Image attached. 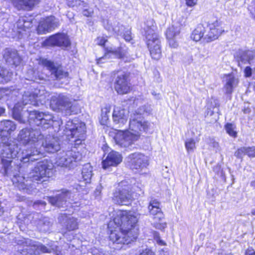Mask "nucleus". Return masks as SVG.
Wrapping results in <instances>:
<instances>
[{"mask_svg": "<svg viewBox=\"0 0 255 255\" xmlns=\"http://www.w3.org/2000/svg\"><path fill=\"white\" fill-rule=\"evenodd\" d=\"M246 155L250 157H255V146L245 147Z\"/></svg>", "mask_w": 255, "mask_h": 255, "instance_id": "41", "label": "nucleus"}, {"mask_svg": "<svg viewBox=\"0 0 255 255\" xmlns=\"http://www.w3.org/2000/svg\"><path fill=\"white\" fill-rule=\"evenodd\" d=\"M169 46L171 48H177L178 47V43L176 38L166 39Z\"/></svg>", "mask_w": 255, "mask_h": 255, "instance_id": "43", "label": "nucleus"}, {"mask_svg": "<svg viewBox=\"0 0 255 255\" xmlns=\"http://www.w3.org/2000/svg\"><path fill=\"white\" fill-rule=\"evenodd\" d=\"M66 4L69 7H77L84 3V1L83 0H66Z\"/></svg>", "mask_w": 255, "mask_h": 255, "instance_id": "38", "label": "nucleus"}, {"mask_svg": "<svg viewBox=\"0 0 255 255\" xmlns=\"http://www.w3.org/2000/svg\"><path fill=\"white\" fill-rule=\"evenodd\" d=\"M143 193V191L140 187L122 181L118 184L113 192L112 199L119 205L128 206L135 198H138Z\"/></svg>", "mask_w": 255, "mask_h": 255, "instance_id": "3", "label": "nucleus"}, {"mask_svg": "<svg viewBox=\"0 0 255 255\" xmlns=\"http://www.w3.org/2000/svg\"><path fill=\"white\" fill-rule=\"evenodd\" d=\"M138 219L130 210H118L108 224V239L122 247L135 242L139 235Z\"/></svg>", "mask_w": 255, "mask_h": 255, "instance_id": "1", "label": "nucleus"}, {"mask_svg": "<svg viewBox=\"0 0 255 255\" xmlns=\"http://www.w3.org/2000/svg\"><path fill=\"white\" fill-rule=\"evenodd\" d=\"M47 46L67 48L71 46V43L67 34L63 32H57L49 36L45 41Z\"/></svg>", "mask_w": 255, "mask_h": 255, "instance_id": "12", "label": "nucleus"}, {"mask_svg": "<svg viewBox=\"0 0 255 255\" xmlns=\"http://www.w3.org/2000/svg\"><path fill=\"white\" fill-rule=\"evenodd\" d=\"M36 61L39 66L45 67L56 80H61L69 76V73L65 71L61 65H56L53 61L42 57H39Z\"/></svg>", "mask_w": 255, "mask_h": 255, "instance_id": "8", "label": "nucleus"}, {"mask_svg": "<svg viewBox=\"0 0 255 255\" xmlns=\"http://www.w3.org/2000/svg\"><path fill=\"white\" fill-rule=\"evenodd\" d=\"M32 247L35 250L40 252L42 253H50V249L47 248L45 245L42 244H35L32 245Z\"/></svg>", "mask_w": 255, "mask_h": 255, "instance_id": "36", "label": "nucleus"}, {"mask_svg": "<svg viewBox=\"0 0 255 255\" xmlns=\"http://www.w3.org/2000/svg\"><path fill=\"white\" fill-rule=\"evenodd\" d=\"M129 128L135 132L146 131L149 128V124L147 121L133 119L129 121Z\"/></svg>", "mask_w": 255, "mask_h": 255, "instance_id": "21", "label": "nucleus"}, {"mask_svg": "<svg viewBox=\"0 0 255 255\" xmlns=\"http://www.w3.org/2000/svg\"><path fill=\"white\" fill-rule=\"evenodd\" d=\"M19 23H22L20 25V28L24 31L30 29L33 26L34 23L36 22V20L32 15H25L19 19Z\"/></svg>", "mask_w": 255, "mask_h": 255, "instance_id": "23", "label": "nucleus"}, {"mask_svg": "<svg viewBox=\"0 0 255 255\" xmlns=\"http://www.w3.org/2000/svg\"><path fill=\"white\" fill-rule=\"evenodd\" d=\"M65 132L66 139L72 142V148H78L84 144L86 138V128L84 124H75L73 121H68Z\"/></svg>", "mask_w": 255, "mask_h": 255, "instance_id": "6", "label": "nucleus"}, {"mask_svg": "<svg viewBox=\"0 0 255 255\" xmlns=\"http://www.w3.org/2000/svg\"><path fill=\"white\" fill-rule=\"evenodd\" d=\"M246 255H255V252L252 248H248L246 251Z\"/></svg>", "mask_w": 255, "mask_h": 255, "instance_id": "51", "label": "nucleus"}, {"mask_svg": "<svg viewBox=\"0 0 255 255\" xmlns=\"http://www.w3.org/2000/svg\"><path fill=\"white\" fill-rule=\"evenodd\" d=\"M91 169L83 167L82 170V178L86 183H90L92 176Z\"/></svg>", "mask_w": 255, "mask_h": 255, "instance_id": "33", "label": "nucleus"}, {"mask_svg": "<svg viewBox=\"0 0 255 255\" xmlns=\"http://www.w3.org/2000/svg\"><path fill=\"white\" fill-rule=\"evenodd\" d=\"M13 6L18 10H32L38 6L42 0H10Z\"/></svg>", "mask_w": 255, "mask_h": 255, "instance_id": "18", "label": "nucleus"}, {"mask_svg": "<svg viewBox=\"0 0 255 255\" xmlns=\"http://www.w3.org/2000/svg\"><path fill=\"white\" fill-rule=\"evenodd\" d=\"M185 147L187 152H192L196 149V141L194 139L191 138L185 141Z\"/></svg>", "mask_w": 255, "mask_h": 255, "instance_id": "34", "label": "nucleus"}, {"mask_svg": "<svg viewBox=\"0 0 255 255\" xmlns=\"http://www.w3.org/2000/svg\"><path fill=\"white\" fill-rule=\"evenodd\" d=\"M49 201L53 204H54L57 202V199L55 197H51L49 198Z\"/></svg>", "mask_w": 255, "mask_h": 255, "instance_id": "56", "label": "nucleus"}, {"mask_svg": "<svg viewBox=\"0 0 255 255\" xmlns=\"http://www.w3.org/2000/svg\"><path fill=\"white\" fill-rule=\"evenodd\" d=\"M128 162L130 168L138 172L146 168L149 164L147 157L139 152H134L128 156Z\"/></svg>", "mask_w": 255, "mask_h": 255, "instance_id": "13", "label": "nucleus"}, {"mask_svg": "<svg viewBox=\"0 0 255 255\" xmlns=\"http://www.w3.org/2000/svg\"><path fill=\"white\" fill-rule=\"evenodd\" d=\"M161 203L157 199H151L148 205V210L149 214L153 216L154 222L153 226L156 229L163 231L167 227V223L163 222L164 219V214L161 209Z\"/></svg>", "mask_w": 255, "mask_h": 255, "instance_id": "7", "label": "nucleus"}, {"mask_svg": "<svg viewBox=\"0 0 255 255\" xmlns=\"http://www.w3.org/2000/svg\"><path fill=\"white\" fill-rule=\"evenodd\" d=\"M96 41L98 45L104 48L106 46V44L108 42V37L107 36H98L96 39Z\"/></svg>", "mask_w": 255, "mask_h": 255, "instance_id": "39", "label": "nucleus"}, {"mask_svg": "<svg viewBox=\"0 0 255 255\" xmlns=\"http://www.w3.org/2000/svg\"><path fill=\"white\" fill-rule=\"evenodd\" d=\"M12 115L15 119L18 120L21 118L20 114L18 112H16L15 110H13L12 111Z\"/></svg>", "mask_w": 255, "mask_h": 255, "instance_id": "50", "label": "nucleus"}, {"mask_svg": "<svg viewBox=\"0 0 255 255\" xmlns=\"http://www.w3.org/2000/svg\"><path fill=\"white\" fill-rule=\"evenodd\" d=\"M113 82H111V87L118 95H128L133 91V87L131 82V74L129 71L122 69L115 70L111 73Z\"/></svg>", "mask_w": 255, "mask_h": 255, "instance_id": "4", "label": "nucleus"}, {"mask_svg": "<svg viewBox=\"0 0 255 255\" xmlns=\"http://www.w3.org/2000/svg\"><path fill=\"white\" fill-rule=\"evenodd\" d=\"M251 186L255 187V180L251 182Z\"/></svg>", "mask_w": 255, "mask_h": 255, "instance_id": "58", "label": "nucleus"}, {"mask_svg": "<svg viewBox=\"0 0 255 255\" xmlns=\"http://www.w3.org/2000/svg\"><path fill=\"white\" fill-rule=\"evenodd\" d=\"M252 3L253 4V7L251 8V6H249L248 10L250 11L252 18L255 21V0H253Z\"/></svg>", "mask_w": 255, "mask_h": 255, "instance_id": "46", "label": "nucleus"}, {"mask_svg": "<svg viewBox=\"0 0 255 255\" xmlns=\"http://www.w3.org/2000/svg\"><path fill=\"white\" fill-rule=\"evenodd\" d=\"M199 0H185L186 5L189 7H193L197 5Z\"/></svg>", "mask_w": 255, "mask_h": 255, "instance_id": "45", "label": "nucleus"}, {"mask_svg": "<svg viewBox=\"0 0 255 255\" xmlns=\"http://www.w3.org/2000/svg\"><path fill=\"white\" fill-rule=\"evenodd\" d=\"M123 161L122 154L118 151L111 150L102 162V168L107 169L111 167H116Z\"/></svg>", "mask_w": 255, "mask_h": 255, "instance_id": "16", "label": "nucleus"}, {"mask_svg": "<svg viewBox=\"0 0 255 255\" xmlns=\"http://www.w3.org/2000/svg\"><path fill=\"white\" fill-rule=\"evenodd\" d=\"M4 112V109L3 108H0V114Z\"/></svg>", "mask_w": 255, "mask_h": 255, "instance_id": "59", "label": "nucleus"}, {"mask_svg": "<svg viewBox=\"0 0 255 255\" xmlns=\"http://www.w3.org/2000/svg\"><path fill=\"white\" fill-rule=\"evenodd\" d=\"M180 30L177 27L171 25L169 26L166 30L165 36L166 39L177 38L179 35Z\"/></svg>", "mask_w": 255, "mask_h": 255, "instance_id": "29", "label": "nucleus"}, {"mask_svg": "<svg viewBox=\"0 0 255 255\" xmlns=\"http://www.w3.org/2000/svg\"><path fill=\"white\" fill-rule=\"evenodd\" d=\"M104 110L105 111L102 110L99 122L101 125L108 127L110 123L108 114L110 113L111 111L110 106L107 105L104 107Z\"/></svg>", "mask_w": 255, "mask_h": 255, "instance_id": "28", "label": "nucleus"}, {"mask_svg": "<svg viewBox=\"0 0 255 255\" xmlns=\"http://www.w3.org/2000/svg\"><path fill=\"white\" fill-rule=\"evenodd\" d=\"M25 181H27V180L25 177L20 175H14L12 179L13 184L20 190L28 189V186L25 184Z\"/></svg>", "mask_w": 255, "mask_h": 255, "instance_id": "25", "label": "nucleus"}, {"mask_svg": "<svg viewBox=\"0 0 255 255\" xmlns=\"http://www.w3.org/2000/svg\"><path fill=\"white\" fill-rule=\"evenodd\" d=\"M42 154L41 152L35 147L31 146L25 150V154L21 158L22 162L33 161L38 160L34 156Z\"/></svg>", "mask_w": 255, "mask_h": 255, "instance_id": "22", "label": "nucleus"}, {"mask_svg": "<svg viewBox=\"0 0 255 255\" xmlns=\"http://www.w3.org/2000/svg\"><path fill=\"white\" fill-rule=\"evenodd\" d=\"M123 38L127 42H130L132 39V34L130 30L126 31L123 35Z\"/></svg>", "mask_w": 255, "mask_h": 255, "instance_id": "44", "label": "nucleus"}, {"mask_svg": "<svg viewBox=\"0 0 255 255\" xmlns=\"http://www.w3.org/2000/svg\"><path fill=\"white\" fill-rule=\"evenodd\" d=\"M82 157V154L79 151L71 150L67 152L66 157L60 158V164L62 166L73 168L77 166L78 162L81 160Z\"/></svg>", "mask_w": 255, "mask_h": 255, "instance_id": "15", "label": "nucleus"}, {"mask_svg": "<svg viewBox=\"0 0 255 255\" xmlns=\"http://www.w3.org/2000/svg\"><path fill=\"white\" fill-rule=\"evenodd\" d=\"M248 60V51H243L239 53L237 56V61L238 66H240V64H246L247 63Z\"/></svg>", "mask_w": 255, "mask_h": 255, "instance_id": "35", "label": "nucleus"}, {"mask_svg": "<svg viewBox=\"0 0 255 255\" xmlns=\"http://www.w3.org/2000/svg\"><path fill=\"white\" fill-rule=\"evenodd\" d=\"M155 234H158V236H159V234L156 232ZM157 243L161 246H165L166 245V243L160 239L159 237H158V239L157 240Z\"/></svg>", "mask_w": 255, "mask_h": 255, "instance_id": "54", "label": "nucleus"}, {"mask_svg": "<svg viewBox=\"0 0 255 255\" xmlns=\"http://www.w3.org/2000/svg\"><path fill=\"white\" fill-rule=\"evenodd\" d=\"M6 70L2 67H0V77L4 78L5 76Z\"/></svg>", "mask_w": 255, "mask_h": 255, "instance_id": "52", "label": "nucleus"}, {"mask_svg": "<svg viewBox=\"0 0 255 255\" xmlns=\"http://www.w3.org/2000/svg\"><path fill=\"white\" fill-rule=\"evenodd\" d=\"M94 13V11L92 8L84 9L82 11V14L84 16L89 17H91Z\"/></svg>", "mask_w": 255, "mask_h": 255, "instance_id": "47", "label": "nucleus"}, {"mask_svg": "<svg viewBox=\"0 0 255 255\" xmlns=\"http://www.w3.org/2000/svg\"><path fill=\"white\" fill-rule=\"evenodd\" d=\"M139 133H133L128 130H116L114 139L117 144L121 147H128L139 137Z\"/></svg>", "mask_w": 255, "mask_h": 255, "instance_id": "9", "label": "nucleus"}, {"mask_svg": "<svg viewBox=\"0 0 255 255\" xmlns=\"http://www.w3.org/2000/svg\"><path fill=\"white\" fill-rule=\"evenodd\" d=\"M128 50V48L124 49L122 46H119L115 49V56L118 59L124 60L125 62H128L130 58Z\"/></svg>", "mask_w": 255, "mask_h": 255, "instance_id": "24", "label": "nucleus"}, {"mask_svg": "<svg viewBox=\"0 0 255 255\" xmlns=\"http://www.w3.org/2000/svg\"><path fill=\"white\" fill-rule=\"evenodd\" d=\"M55 170L47 160L38 162L31 170L29 179L32 183L37 184L49 182L55 176Z\"/></svg>", "mask_w": 255, "mask_h": 255, "instance_id": "5", "label": "nucleus"}, {"mask_svg": "<svg viewBox=\"0 0 255 255\" xmlns=\"http://www.w3.org/2000/svg\"><path fill=\"white\" fill-rule=\"evenodd\" d=\"M79 224L77 218L72 217L68 218L65 223L64 228L67 232H71L78 229Z\"/></svg>", "mask_w": 255, "mask_h": 255, "instance_id": "27", "label": "nucleus"}, {"mask_svg": "<svg viewBox=\"0 0 255 255\" xmlns=\"http://www.w3.org/2000/svg\"><path fill=\"white\" fill-rule=\"evenodd\" d=\"M226 132L231 137L236 138L238 136V132L236 130V126L230 123H226L224 126Z\"/></svg>", "mask_w": 255, "mask_h": 255, "instance_id": "32", "label": "nucleus"}, {"mask_svg": "<svg viewBox=\"0 0 255 255\" xmlns=\"http://www.w3.org/2000/svg\"><path fill=\"white\" fill-rule=\"evenodd\" d=\"M46 112H41L34 110L29 113L28 120L30 122H33L35 125L39 126V122L41 121Z\"/></svg>", "mask_w": 255, "mask_h": 255, "instance_id": "26", "label": "nucleus"}, {"mask_svg": "<svg viewBox=\"0 0 255 255\" xmlns=\"http://www.w3.org/2000/svg\"><path fill=\"white\" fill-rule=\"evenodd\" d=\"M43 145L45 151L48 153H55L60 149L59 144L57 142L49 141Z\"/></svg>", "mask_w": 255, "mask_h": 255, "instance_id": "31", "label": "nucleus"}, {"mask_svg": "<svg viewBox=\"0 0 255 255\" xmlns=\"http://www.w3.org/2000/svg\"><path fill=\"white\" fill-rule=\"evenodd\" d=\"M104 53L103 56L105 58L110 57L111 55H115V50L112 49L111 48L104 47Z\"/></svg>", "mask_w": 255, "mask_h": 255, "instance_id": "42", "label": "nucleus"}, {"mask_svg": "<svg viewBox=\"0 0 255 255\" xmlns=\"http://www.w3.org/2000/svg\"><path fill=\"white\" fill-rule=\"evenodd\" d=\"M58 25L59 23L56 21L55 17L50 15L40 19L36 31L38 34H45L53 30Z\"/></svg>", "mask_w": 255, "mask_h": 255, "instance_id": "14", "label": "nucleus"}, {"mask_svg": "<svg viewBox=\"0 0 255 255\" xmlns=\"http://www.w3.org/2000/svg\"><path fill=\"white\" fill-rule=\"evenodd\" d=\"M155 21L151 19L146 21L143 34L144 41L153 60L157 61L162 57V45L160 35L157 32Z\"/></svg>", "mask_w": 255, "mask_h": 255, "instance_id": "2", "label": "nucleus"}, {"mask_svg": "<svg viewBox=\"0 0 255 255\" xmlns=\"http://www.w3.org/2000/svg\"><path fill=\"white\" fill-rule=\"evenodd\" d=\"M254 56L253 55L250 54L249 53V51H248V60H247V63L249 64L251 63V62L254 60Z\"/></svg>", "mask_w": 255, "mask_h": 255, "instance_id": "53", "label": "nucleus"}, {"mask_svg": "<svg viewBox=\"0 0 255 255\" xmlns=\"http://www.w3.org/2000/svg\"><path fill=\"white\" fill-rule=\"evenodd\" d=\"M53 116L48 113H45L41 121L39 122V126L42 128H48L51 125L53 121Z\"/></svg>", "mask_w": 255, "mask_h": 255, "instance_id": "30", "label": "nucleus"}, {"mask_svg": "<svg viewBox=\"0 0 255 255\" xmlns=\"http://www.w3.org/2000/svg\"><path fill=\"white\" fill-rule=\"evenodd\" d=\"M244 73L245 77H250L252 75V69L250 66H246L244 69Z\"/></svg>", "mask_w": 255, "mask_h": 255, "instance_id": "48", "label": "nucleus"}, {"mask_svg": "<svg viewBox=\"0 0 255 255\" xmlns=\"http://www.w3.org/2000/svg\"><path fill=\"white\" fill-rule=\"evenodd\" d=\"M105 58V57H104V56H103L102 57H100V58H98V59H97V63L98 64H100V63H102V61H102V59H103V58Z\"/></svg>", "mask_w": 255, "mask_h": 255, "instance_id": "57", "label": "nucleus"}, {"mask_svg": "<svg viewBox=\"0 0 255 255\" xmlns=\"http://www.w3.org/2000/svg\"><path fill=\"white\" fill-rule=\"evenodd\" d=\"M251 109L249 107L244 108L243 109V112L244 114H249L251 112Z\"/></svg>", "mask_w": 255, "mask_h": 255, "instance_id": "55", "label": "nucleus"}, {"mask_svg": "<svg viewBox=\"0 0 255 255\" xmlns=\"http://www.w3.org/2000/svg\"><path fill=\"white\" fill-rule=\"evenodd\" d=\"M234 155L237 158L242 159L243 156L246 155L245 147L238 148L235 152Z\"/></svg>", "mask_w": 255, "mask_h": 255, "instance_id": "40", "label": "nucleus"}, {"mask_svg": "<svg viewBox=\"0 0 255 255\" xmlns=\"http://www.w3.org/2000/svg\"><path fill=\"white\" fill-rule=\"evenodd\" d=\"M207 28L208 30L205 35V43H210L218 39L225 32L222 22L218 19L207 22Z\"/></svg>", "mask_w": 255, "mask_h": 255, "instance_id": "11", "label": "nucleus"}, {"mask_svg": "<svg viewBox=\"0 0 255 255\" xmlns=\"http://www.w3.org/2000/svg\"><path fill=\"white\" fill-rule=\"evenodd\" d=\"M114 123L119 126V127H123L128 122V114L127 110L122 107L115 106L112 114Z\"/></svg>", "mask_w": 255, "mask_h": 255, "instance_id": "17", "label": "nucleus"}, {"mask_svg": "<svg viewBox=\"0 0 255 255\" xmlns=\"http://www.w3.org/2000/svg\"><path fill=\"white\" fill-rule=\"evenodd\" d=\"M206 31V28L204 25L199 23L192 31L190 38L196 42L202 40L203 42L205 43V35Z\"/></svg>", "mask_w": 255, "mask_h": 255, "instance_id": "19", "label": "nucleus"}, {"mask_svg": "<svg viewBox=\"0 0 255 255\" xmlns=\"http://www.w3.org/2000/svg\"><path fill=\"white\" fill-rule=\"evenodd\" d=\"M4 127L5 129L4 130L8 133L14 131L16 128V125L10 121H7L5 123Z\"/></svg>", "mask_w": 255, "mask_h": 255, "instance_id": "37", "label": "nucleus"}, {"mask_svg": "<svg viewBox=\"0 0 255 255\" xmlns=\"http://www.w3.org/2000/svg\"><path fill=\"white\" fill-rule=\"evenodd\" d=\"M153 254L151 249L146 248L142 250V252L140 253V255H153Z\"/></svg>", "mask_w": 255, "mask_h": 255, "instance_id": "49", "label": "nucleus"}, {"mask_svg": "<svg viewBox=\"0 0 255 255\" xmlns=\"http://www.w3.org/2000/svg\"><path fill=\"white\" fill-rule=\"evenodd\" d=\"M225 77L228 79L224 85V88L227 94H231L234 91V87L238 85L239 80L236 78L232 73L225 74Z\"/></svg>", "mask_w": 255, "mask_h": 255, "instance_id": "20", "label": "nucleus"}, {"mask_svg": "<svg viewBox=\"0 0 255 255\" xmlns=\"http://www.w3.org/2000/svg\"><path fill=\"white\" fill-rule=\"evenodd\" d=\"M50 107L54 111H65L67 113L72 112L73 104L67 97L64 95H59L53 96L50 100Z\"/></svg>", "mask_w": 255, "mask_h": 255, "instance_id": "10", "label": "nucleus"}]
</instances>
